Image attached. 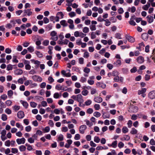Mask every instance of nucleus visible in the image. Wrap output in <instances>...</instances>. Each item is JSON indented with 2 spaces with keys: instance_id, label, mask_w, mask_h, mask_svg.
Wrapping results in <instances>:
<instances>
[{
  "instance_id": "nucleus-1",
  "label": "nucleus",
  "mask_w": 155,
  "mask_h": 155,
  "mask_svg": "<svg viewBox=\"0 0 155 155\" xmlns=\"http://www.w3.org/2000/svg\"><path fill=\"white\" fill-rule=\"evenodd\" d=\"M50 35L51 36L50 38L51 40L56 41L58 39V37L57 35V33L54 31H51L50 34Z\"/></svg>"
},
{
  "instance_id": "nucleus-2",
  "label": "nucleus",
  "mask_w": 155,
  "mask_h": 155,
  "mask_svg": "<svg viewBox=\"0 0 155 155\" xmlns=\"http://www.w3.org/2000/svg\"><path fill=\"white\" fill-rule=\"evenodd\" d=\"M138 110V108L137 106H134L132 104H130L129 108V110L130 111L136 113Z\"/></svg>"
},
{
  "instance_id": "nucleus-3",
  "label": "nucleus",
  "mask_w": 155,
  "mask_h": 155,
  "mask_svg": "<svg viewBox=\"0 0 155 155\" xmlns=\"http://www.w3.org/2000/svg\"><path fill=\"white\" fill-rule=\"evenodd\" d=\"M87 127L85 125H83L81 126L79 128L80 133L81 134H84V133L85 130L87 129Z\"/></svg>"
},
{
  "instance_id": "nucleus-4",
  "label": "nucleus",
  "mask_w": 155,
  "mask_h": 155,
  "mask_svg": "<svg viewBox=\"0 0 155 155\" xmlns=\"http://www.w3.org/2000/svg\"><path fill=\"white\" fill-rule=\"evenodd\" d=\"M148 96L151 99L155 98V90L150 92L148 94Z\"/></svg>"
},
{
  "instance_id": "nucleus-5",
  "label": "nucleus",
  "mask_w": 155,
  "mask_h": 155,
  "mask_svg": "<svg viewBox=\"0 0 155 155\" xmlns=\"http://www.w3.org/2000/svg\"><path fill=\"white\" fill-rule=\"evenodd\" d=\"M25 141V139L22 137L21 138H18L16 140V142L18 144H24Z\"/></svg>"
},
{
  "instance_id": "nucleus-6",
  "label": "nucleus",
  "mask_w": 155,
  "mask_h": 155,
  "mask_svg": "<svg viewBox=\"0 0 155 155\" xmlns=\"http://www.w3.org/2000/svg\"><path fill=\"white\" fill-rule=\"evenodd\" d=\"M76 101L79 103H83V102L84 100L82 99V96L81 94L77 95Z\"/></svg>"
},
{
  "instance_id": "nucleus-7",
  "label": "nucleus",
  "mask_w": 155,
  "mask_h": 155,
  "mask_svg": "<svg viewBox=\"0 0 155 155\" xmlns=\"http://www.w3.org/2000/svg\"><path fill=\"white\" fill-rule=\"evenodd\" d=\"M137 61L138 63L140 64H142L144 61V58L141 56H139L137 58Z\"/></svg>"
},
{
  "instance_id": "nucleus-8",
  "label": "nucleus",
  "mask_w": 155,
  "mask_h": 155,
  "mask_svg": "<svg viewBox=\"0 0 155 155\" xmlns=\"http://www.w3.org/2000/svg\"><path fill=\"white\" fill-rule=\"evenodd\" d=\"M17 115L18 117L20 119L23 118L25 116L24 112L21 111H19L17 114Z\"/></svg>"
},
{
  "instance_id": "nucleus-9",
  "label": "nucleus",
  "mask_w": 155,
  "mask_h": 155,
  "mask_svg": "<svg viewBox=\"0 0 155 155\" xmlns=\"http://www.w3.org/2000/svg\"><path fill=\"white\" fill-rule=\"evenodd\" d=\"M94 100L95 102L98 103H100L103 101L102 98L100 97H95Z\"/></svg>"
},
{
  "instance_id": "nucleus-10",
  "label": "nucleus",
  "mask_w": 155,
  "mask_h": 155,
  "mask_svg": "<svg viewBox=\"0 0 155 155\" xmlns=\"http://www.w3.org/2000/svg\"><path fill=\"white\" fill-rule=\"evenodd\" d=\"M148 38V35L147 33H143L141 35L142 38L145 41H147Z\"/></svg>"
},
{
  "instance_id": "nucleus-11",
  "label": "nucleus",
  "mask_w": 155,
  "mask_h": 155,
  "mask_svg": "<svg viewBox=\"0 0 155 155\" xmlns=\"http://www.w3.org/2000/svg\"><path fill=\"white\" fill-rule=\"evenodd\" d=\"M125 37L126 39L130 42L133 43L135 41V39L130 36L126 35Z\"/></svg>"
},
{
  "instance_id": "nucleus-12",
  "label": "nucleus",
  "mask_w": 155,
  "mask_h": 155,
  "mask_svg": "<svg viewBox=\"0 0 155 155\" xmlns=\"http://www.w3.org/2000/svg\"><path fill=\"white\" fill-rule=\"evenodd\" d=\"M55 89L58 90H63L64 91H66L67 89H64V88L62 86H61L60 84H57L55 86Z\"/></svg>"
},
{
  "instance_id": "nucleus-13",
  "label": "nucleus",
  "mask_w": 155,
  "mask_h": 155,
  "mask_svg": "<svg viewBox=\"0 0 155 155\" xmlns=\"http://www.w3.org/2000/svg\"><path fill=\"white\" fill-rule=\"evenodd\" d=\"M24 15L25 16L26 15H27L28 16H30L32 14V12L31 11L30 9H27L24 10Z\"/></svg>"
},
{
  "instance_id": "nucleus-14",
  "label": "nucleus",
  "mask_w": 155,
  "mask_h": 155,
  "mask_svg": "<svg viewBox=\"0 0 155 155\" xmlns=\"http://www.w3.org/2000/svg\"><path fill=\"white\" fill-rule=\"evenodd\" d=\"M14 73L15 74L17 75H20L21 74L23 73L22 70L20 69H18L14 71Z\"/></svg>"
},
{
  "instance_id": "nucleus-15",
  "label": "nucleus",
  "mask_w": 155,
  "mask_h": 155,
  "mask_svg": "<svg viewBox=\"0 0 155 155\" xmlns=\"http://www.w3.org/2000/svg\"><path fill=\"white\" fill-rule=\"evenodd\" d=\"M97 86L99 87H101L103 88H104L106 87V85L103 83L98 82L96 84Z\"/></svg>"
},
{
  "instance_id": "nucleus-16",
  "label": "nucleus",
  "mask_w": 155,
  "mask_h": 155,
  "mask_svg": "<svg viewBox=\"0 0 155 155\" xmlns=\"http://www.w3.org/2000/svg\"><path fill=\"white\" fill-rule=\"evenodd\" d=\"M64 16V15L63 14L62 12H58L57 14V16L56 17V18H62Z\"/></svg>"
},
{
  "instance_id": "nucleus-17",
  "label": "nucleus",
  "mask_w": 155,
  "mask_h": 155,
  "mask_svg": "<svg viewBox=\"0 0 155 155\" xmlns=\"http://www.w3.org/2000/svg\"><path fill=\"white\" fill-rule=\"evenodd\" d=\"M146 18H147V21L149 23H151L153 21V18L152 16L148 15Z\"/></svg>"
},
{
  "instance_id": "nucleus-18",
  "label": "nucleus",
  "mask_w": 155,
  "mask_h": 155,
  "mask_svg": "<svg viewBox=\"0 0 155 155\" xmlns=\"http://www.w3.org/2000/svg\"><path fill=\"white\" fill-rule=\"evenodd\" d=\"M108 149V147L107 146L103 147L101 146H98L96 148V149L97 150H107Z\"/></svg>"
},
{
  "instance_id": "nucleus-19",
  "label": "nucleus",
  "mask_w": 155,
  "mask_h": 155,
  "mask_svg": "<svg viewBox=\"0 0 155 155\" xmlns=\"http://www.w3.org/2000/svg\"><path fill=\"white\" fill-rule=\"evenodd\" d=\"M124 139L125 140L128 141L130 139V137L128 135H124L123 138L120 139V140L122 141Z\"/></svg>"
},
{
  "instance_id": "nucleus-20",
  "label": "nucleus",
  "mask_w": 155,
  "mask_h": 155,
  "mask_svg": "<svg viewBox=\"0 0 155 155\" xmlns=\"http://www.w3.org/2000/svg\"><path fill=\"white\" fill-rule=\"evenodd\" d=\"M60 23L64 27H66L68 25V23L65 20H62L60 22Z\"/></svg>"
},
{
  "instance_id": "nucleus-21",
  "label": "nucleus",
  "mask_w": 155,
  "mask_h": 155,
  "mask_svg": "<svg viewBox=\"0 0 155 155\" xmlns=\"http://www.w3.org/2000/svg\"><path fill=\"white\" fill-rule=\"evenodd\" d=\"M146 89L145 88H143L141 90H140L138 91V94L139 95L143 94L145 93L146 91Z\"/></svg>"
},
{
  "instance_id": "nucleus-22",
  "label": "nucleus",
  "mask_w": 155,
  "mask_h": 155,
  "mask_svg": "<svg viewBox=\"0 0 155 155\" xmlns=\"http://www.w3.org/2000/svg\"><path fill=\"white\" fill-rule=\"evenodd\" d=\"M137 133V130L134 128H132L130 131V133L132 134H136Z\"/></svg>"
},
{
  "instance_id": "nucleus-23",
  "label": "nucleus",
  "mask_w": 155,
  "mask_h": 155,
  "mask_svg": "<svg viewBox=\"0 0 155 155\" xmlns=\"http://www.w3.org/2000/svg\"><path fill=\"white\" fill-rule=\"evenodd\" d=\"M46 31H48L51 29L52 28V26L51 24H49L47 25L45 27Z\"/></svg>"
},
{
  "instance_id": "nucleus-24",
  "label": "nucleus",
  "mask_w": 155,
  "mask_h": 155,
  "mask_svg": "<svg viewBox=\"0 0 155 155\" xmlns=\"http://www.w3.org/2000/svg\"><path fill=\"white\" fill-rule=\"evenodd\" d=\"M35 53L37 56L39 58H41L43 57L42 54L39 51H36Z\"/></svg>"
},
{
  "instance_id": "nucleus-25",
  "label": "nucleus",
  "mask_w": 155,
  "mask_h": 155,
  "mask_svg": "<svg viewBox=\"0 0 155 155\" xmlns=\"http://www.w3.org/2000/svg\"><path fill=\"white\" fill-rule=\"evenodd\" d=\"M114 64L115 65V66H120L121 64L120 60L119 59L117 60L114 63Z\"/></svg>"
},
{
  "instance_id": "nucleus-26",
  "label": "nucleus",
  "mask_w": 155,
  "mask_h": 155,
  "mask_svg": "<svg viewBox=\"0 0 155 155\" xmlns=\"http://www.w3.org/2000/svg\"><path fill=\"white\" fill-rule=\"evenodd\" d=\"M61 97V95H60L58 92H56L54 94L53 97L54 98L58 99Z\"/></svg>"
},
{
  "instance_id": "nucleus-27",
  "label": "nucleus",
  "mask_w": 155,
  "mask_h": 155,
  "mask_svg": "<svg viewBox=\"0 0 155 155\" xmlns=\"http://www.w3.org/2000/svg\"><path fill=\"white\" fill-rule=\"evenodd\" d=\"M21 103L22 104L23 106L25 107L26 108H28V104L26 102L23 101H21Z\"/></svg>"
},
{
  "instance_id": "nucleus-28",
  "label": "nucleus",
  "mask_w": 155,
  "mask_h": 155,
  "mask_svg": "<svg viewBox=\"0 0 155 155\" xmlns=\"http://www.w3.org/2000/svg\"><path fill=\"white\" fill-rule=\"evenodd\" d=\"M152 54H153L150 57L152 59L154 60V62H155V48L153 50Z\"/></svg>"
},
{
  "instance_id": "nucleus-29",
  "label": "nucleus",
  "mask_w": 155,
  "mask_h": 155,
  "mask_svg": "<svg viewBox=\"0 0 155 155\" xmlns=\"http://www.w3.org/2000/svg\"><path fill=\"white\" fill-rule=\"evenodd\" d=\"M16 126L17 127L20 128L21 130H23V127L19 123H17L16 124Z\"/></svg>"
},
{
  "instance_id": "nucleus-30",
  "label": "nucleus",
  "mask_w": 155,
  "mask_h": 155,
  "mask_svg": "<svg viewBox=\"0 0 155 155\" xmlns=\"http://www.w3.org/2000/svg\"><path fill=\"white\" fill-rule=\"evenodd\" d=\"M63 139L64 137L63 135L61 134H60L58 136L57 140L58 141H61L63 140Z\"/></svg>"
},
{
  "instance_id": "nucleus-31",
  "label": "nucleus",
  "mask_w": 155,
  "mask_h": 155,
  "mask_svg": "<svg viewBox=\"0 0 155 155\" xmlns=\"http://www.w3.org/2000/svg\"><path fill=\"white\" fill-rule=\"evenodd\" d=\"M25 145L27 147V149L28 150L31 151L32 150L33 148L31 146V145H30L27 143H26L25 144Z\"/></svg>"
},
{
  "instance_id": "nucleus-32",
  "label": "nucleus",
  "mask_w": 155,
  "mask_h": 155,
  "mask_svg": "<svg viewBox=\"0 0 155 155\" xmlns=\"http://www.w3.org/2000/svg\"><path fill=\"white\" fill-rule=\"evenodd\" d=\"M122 131L123 133L125 134L128 132V129L126 127L124 126L122 129Z\"/></svg>"
},
{
  "instance_id": "nucleus-33",
  "label": "nucleus",
  "mask_w": 155,
  "mask_h": 155,
  "mask_svg": "<svg viewBox=\"0 0 155 155\" xmlns=\"http://www.w3.org/2000/svg\"><path fill=\"white\" fill-rule=\"evenodd\" d=\"M19 149L21 151H23L25 150L26 147L24 145H21L19 147Z\"/></svg>"
},
{
  "instance_id": "nucleus-34",
  "label": "nucleus",
  "mask_w": 155,
  "mask_h": 155,
  "mask_svg": "<svg viewBox=\"0 0 155 155\" xmlns=\"http://www.w3.org/2000/svg\"><path fill=\"white\" fill-rule=\"evenodd\" d=\"M13 94V91L12 90H10L8 91V97L11 98Z\"/></svg>"
},
{
  "instance_id": "nucleus-35",
  "label": "nucleus",
  "mask_w": 155,
  "mask_h": 155,
  "mask_svg": "<svg viewBox=\"0 0 155 155\" xmlns=\"http://www.w3.org/2000/svg\"><path fill=\"white\" fill-rule=\"evenodd\" d=\"M5 104L7 106H10L12 105V102L10 100H8L5 101Z\"/></svg>"
},
{
  "instance_id": "nucleus-36",
  "label": "nucleus",
  "mask_w": 155,
  "mask_h": 155,
  "mask_svg": "<svg viewBox=\"0 0 155 155\" xmlns=\"http://www.w3.org/2000/svg\"><path fill=\"white\" fill-rule=\"evenodd\" d=\"M117 141L115 140L110 145V147H112L114 148H115L117 146Z\"/></svg>"
},
{
  "instance_id": "nucleus-37",
  "label": "nucleus",
  "mask_w": 155,
  "mask_h": 155,
  "mask_svg": "<svg viewBox=\"0 0 155 155\" xmlns=\"http://www.w3.org/2000/svg\"><path fill=\"white\" fill-rule=\"evenodd\" d=\"M94 115L97 117H98L101 116V114L99 112L96 111L94 113Z\"/></svg>"
},
{
  "instance_id": "nucleus-38",
  "label": "nucleus",
  "mask_w": 155,
  "mask_h": 155,
  "mask_svg": "<svg viewBox=\"0 0 155 155\" xmlns=\"http://www.w3.org/2000/svg\"><path fill=\"white\" fill-rule=\"evenodd\" d=\"M2 119L3 121H5L7 119V116L6 115L3 114L2 115Z\"/></svg>"
},
{
  "instance_id": "nucleus-39",
  "label": "nucleus",
  "mask_w": 155,
  "mask_h": 155,
  "mask_svg": "<svg viewBox=\"0 0 155 155\" xmlns=\"http://www.w3.org/2000/svg\"><path fill=\"white\" fill-rule=\"evenodd\" d=\"M11 152L13 153H16L18 152V150L16 148H12L11 149Z\"/></svg>"
},
{
  "instance_id": "nucleus-40",
  "label": "nucleus",
  "mask_w": 155,
  "mask_h": 155,
  "mask_svg": "<svg viewBox=\"0 0 155 155\" xmlns=\"http://www.w3.org/2000/svg\"><path fill=\"white\" fill-rule=\"evenodd\" d=\"M28 141L31 143H33L34 142L35 139L33 137H30L28 139Z\"/></svg>"
},
{
  "instance_id": "nucleus-41",
  "label": "nucleus",
  "mask_w": 155,
  "mask_h": 155,
  "mask_svg": "<svg viewBox=\"0 0 155 155\" xmlns=\"http://www.w3.org/2000/svg\"><path fill=\"white\" fill-rule=\"evenodd\" d=\"M90 29L92 31H95L96 30V25H91L90 26Z\"/></svg>"
},
{
  "instance_id": "nucleus-42",
  "label": "nucleus",
  "mask_w": 155,
  "mask_h": 155,
  "mask_svg": "<svg viewBox=\"0 0 155 155\" xmlns=\"http://www.w3.org/2000/svg\"><path fill=\"white\" fill-rule=\"evenodd\" d=\"M49 43V41L48 40H44L42 42L43 45L45 46L48 45Z\"/></svg>"
},
{
  "instance_id": "nucleus-43",
  "label": "nucleus",
  "mask_w": 155,
  "mask_h": 155,
  "mask_svg": "<svg viewBox=\"0 0 155 155\" xmlns=\"http://www.w3.org/2000/svg\"><path fill=\"white\" fill-rule=\"evenodd\" d=\"M31 106L32 107H35L37 105V103L34 102H31L30 103Z\"/></svg>"
},
{
  "instance_id": "nucleus-44",
  "label": "nucleus",
  "mask_w": 155,
  "mask_h": 155,
  "mask_svg": "<svg viewBox=\"0 0 155 155\" xmlns=\"http://www.w3.org/2000/svg\"><path fill=\"white\" fill-rule=\"evenodd\" d=\"M105 22V25L106 26H109L111 24V22L110 21H109L108 19H106L104 20V21Z\"/></svg>"
},
{
  "instance_id": "nucleus-45",
  "label": "nucleus",
  "mask_w": 155,
  "mask_h": 155,
  "mask_svg": "<svg viewBox=\"0 0 155 155\" xmlns=\"http://www.w3.org/2000/svg\"><path fill=\"white\" fill-rule=\"evenodd\" d=\"M28 51L30 52H32L34 51V48L33 47L30 46L27 48Z\"/></svg>"
},
{
  "instance_id": "nucleus-46",
  "label": "nucleus",
  "mask_w": 155,
  "mask_h": 155,
  "mask_svg": "<svg viewBox=\"0 0 155 155\" xmlns=\"http://www.w3.org/2000/svg\"><path fill=\"white\" fill-rule=\"evenodd\" d=\"M89 29L88 27H84L83 29V31L84 33H87L89 32Z\"/></svg>"
},
{
  "instance_id": "nucleus-47",
  "label": "nucleus",
  "mask_w": 155,
  "mask_h": 155,
  "mask_svg": "<svg viewBox=\"0 0 155 155\" xmlns=\"http://www.w3.org/2000/svg\"><path fill=\"white\" fill-rule=\"evenodd\" d=\"M50 128L49 127L47 126L45 127L43 130L45 133H48L50 131Z\"/></svg>"
},
{
  "instance_id": "nucleus-48",
  "label": "nucleus",
  "mask_w": 155,
  "mask_h": 155,
  "mask_svg": "<svg viewBox=\"0 0 155 155\" xmlns=\"http://www.w3.org/2000/svg\"><path fill=\"white\" fill-rule=\"evenodd\" d=\"M100 140V139L98 137L95 136L94 137V141L97 143H98Z\"/></svg>"
},
{
  "instance_id": "nucleus-49",
  "label": "nucleus",
  "mask_w": 155,
  "mask_h": 155,
  "mask_svg": "<svg viewBox=\"0 0 155 155\" xmlns=\"http://www.w3.org/2000/svg\"><path fill=\"white\" fill-rule=\"evenodd\" d=\"M94 107L96 110H98L100 108V106L99 104H96L94 105Z\"/></svg>"
},
{
  "instance_id": "nucleus-50",
  "label": "nucleus",
  "mask_w": 155,
  "mask_h": 155,
  "mask_svg": "<svg viewBox=\"0 0 155 155\" xmlns=\"http://www.w3.org/2000/svg\"><path fill=\"white\" fill-rule=\"evenodd\" d=\"M85 121L86 122L87 125L89 127L93 125V123L88 120H85Z\"/></svg>"
},
{
  "instance_id": "nucleus-51",
  "label": "nucleus",
  "mask_w": 155,
  "mask_h": 155,
  "mask_svg": "<svg viewBox=\"0 0 155 155\" xmlns=\"http://www.w3.org/2000/svg\"><path fill=\"white\" fill-rule=\"evenodd\" d=\"M90 71V68H88L87 67L84 68V72L87 74H88Z\"/></svg>"
},
{
  "instance_id": "nucleus-52",
  "label": "nucleus",
  "mask_w": 155,
  "mask_h": 155,
  "mask_svg": "<svg viewBox=\"0 0 155 155\" xmlns=\"http://www.w3.org/2000/svg\"><path fill=\"white\" fill-rule=\"evenodd\" d=\"M88 93V91L87 90H84L82 91L81 93L84 96H86L87 95Z\"/></svg>"
},
{
  "instance_id": "nucleus-53",
  "label": "nucleus",
  "mask_w": 155,
  "mask_h": 155,
  "mask_svg": "<svg viewBox=\"0 0 155 155\" xmlns=\"http://www.w3.org/2000/svg\"><path fill=\"white\" fill-rule=\"evenodd\" d=\"M31 129V127L30 126H28L25 128V130L27 132H30Z\"/></svg>"
},
{
  "instance_id": "nucleus-54",
  "label": "nucleus",
  "mask_w": 155,
  "mask_h": 155,
  "mask_svg": "<svg viewBox=\"0 0 155 155\" xmlns=\"http://www.w3.org/2000/svg\"><path fill=\"white\" fill-rule=\"evenodd\" d=\"M48 80L49 81V83L50 84L53 83L54 81V80L51 76H49L48 78Z\"/></svg>"
},
{
  "instance_id": "nucleus-55",
  "label": "nucleus",
  "mask_w": 155,
  "mask_h": 155,
  "mask_svg": "<svg viewBox=\"0 0 155 155\" xmlns=\"http://www.w3.org/2000/svg\"><path fill=\"white\" fill-rule=\"evenodd\" d=\"M5 112L7 114H11L12 111L11 110L8 108H7L5 110Z\"/></svg>"
},
{
  "instance_id": "nucleus-56",
  "label": "nucleus",
  "mask_w": 155,
  "mask_h": 155,
  "mask_svg": "<svg viewBox=\"0 0 155 155\" xmlns=\"http://www.w3.org/2000/svg\"><path fill=\"white\" fill-rule=\"evenodd\" d=\"M1 98L4 101L7 99V96L6 94H4L1 96Z\"/></svg>"
},
{
  "instance_id": "nucleus-57",
  "label": "nucleus",
  "mask_w": 155,
  "mask_h": 155,
  "mask_svg": "<svg viewBox=\"0 0 155 155\" xmlns=\"http://www.w3.org/2000/svg\"><path fill=\"white\" fill-rule=\"evenodd\" d=\"M5 145L7 147H9L10 145V141L9 140L6 141L5 143Z\"/></svg>"
},
{
  "instance_id": "nucleus-58",
  "label": "nucleus",
  "mask_w": 155,
  "mask_h": 155,
  "mask_svg": "<svg viewBox=\"0 0 155 155\" xmlns=\"http://www.w3.org/2000/svg\"><path fill=\"white\" fill-rule=\"evenodd\" d=\"M127 124L128 127L129 128H130L132 126V121L130 120H129L128 121Z\"/></svg>"
},
{
  "instance_id": "nucleus-59",
  "label": "nucleus",
  "mask_w": 155,
  "mask_h": 155,
  "mask_svg": "<svg viewBox=\"0 0 155 155\" xmlns=\"http://www.w3.org/2000/svg\"><path fill=\"white\" fill-rule=\"evenodd\" d=\"M93 112V110L92 108H89L87 109V113L88 114H91Z\"/></svg>"
},
{
  "instance_id": "nucleus-60",
  "label": "nucleus",
  "mask_w": 155,
  "mask_h": 155,
  "mask_svg": "<svg viewBox=\"0 0 155 155\" xmlns=\"http://www.w3.org/2000/svg\"><path fill=\"white\" fill-rule=\"evenodd\" d=\"M68 15L71 17H73L76 15L75 13L74 12H71L68 14Z\"/></svg>"
},
{
  "instance_id": "nucleus-61",
  "label": "nucleus",
  "mask_w": 155,
  "mask_h": 155,
  "mask_svg": "<svg viewBox=\"0 0 155 155\" xmlns=\"http://www.w3.org/2000/svg\"><path fill=\"white\" fill-rule=\"evenodd\" d=\"M92 103V101L90 100H88L85 102V104L86 106L90 105Z\"/></svg>"
},
{
  "instance_id": "nucleus-62",
  "label": "nucleus",
  "mask_w": 155,
  "mask_h": 155,
  "mask_svg": "<svg viewBox=\"0 0 155 155\" xmlns=\"http://www.w3.org/2000/svg\"><path fill=\"white\" fill-rule=\"evenodd\" d=\"M86 78L84 77H81L80 80V81L83 83L86 82Z\"/></svg>"
},
{
  "instance_id": "nucleus-63",
  "label": "nucleus",
  "mask_w": 155,
  "mask_h": 155,
  "mask_svg": "<svg viewBox=\"0 0 155 155\" xmlns=\"http://www.w3.org/2000/svg\"><path fill=\"white\" fill-rule=\"evenodd\" d=\"M107 67L110 70H111L113 68V65L110 64H107Z\"/></svg>"
},
{
  "instance_id": "nucleus-64",
  "label": "nucleus",
  "mask_w": 155,
  "mask_h": 155,
  "mask_svg": "<svg viewBox=\"0 0 155 155\" xmlns=\"http://www.w3.org/2000/svg\"><path fill=\"white\" fill-rule=\"evenodd\" d=\"M137 116L135 114H133L131 118V119L134 120H136L137 119Z\"/></svg>"
}]
</instances>
